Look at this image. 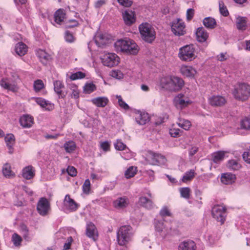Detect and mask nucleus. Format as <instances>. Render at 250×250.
<instances>
[{"label": "nucleus", "instance_id": "49530a36", "mask_svg": "<svg viewBox=\"0 0 250 250\" xmlns=\"http://www.w3.org/2000/svg\"><path fill=\"white\" fill-rule=\"evenodd\" d=\"M227 167L230 170H236L240 169L241 165L235 160H230L228 162Z\"/></svg>", "mask_w": 250, "mask_h": 250}, {"label": "nucleus", "instance_id": "bf43d9fd", "mask_svg": "<svg viewBox=\"0 0 250 250\" xmlns=\"http://www.w3.org/2000/svg\"><path fill=\"white\" fill-rule=\"evenodd\" d=\"M90 189V182L89 179H86L83 185V190L84 193L87 194Z\"/></svg>", "mask_w": 250, "mask_h": 250}, {"label": "nucleus", "instance_id": "a211bd4d", "mask_svg": "<svg viewBox=\"0 0 250 250\" xmlns=\"http://www.w3.org/2000/svg\"><path fill=\"white\" fill-rule=\"evenodd\" d=\"M0 85L5 89L16 92L18 90V87L14 83H10L9 81L7 78H2L0 80Z\"/></svg>", "mask_w": 250, "mask_h": 250}, {"label": "nucleus", "instance_id": "72a5a7b5", "mask_svg": "<svg viewBox=\"0 0 250 250\" xmlns=\"http://www.w3.org/2000/svg\"><path fill=\"white\" fill-rule=\"evenodd\" d=\"M37 55L41 62L43 64H46L47 61L51 59V56L43 50H39Z\"/></svg>", "mask_w": 250, "mask_h": 250}, {"label": "nucleus", "instance_id": "e2e57ef3", "mask_svg": "<svg viewBox=\"0 0 250 250\" xmlns=\"http://www.w3.org/2000/svg\"><path fill=\"white\" fill-rule=\"evenodd\" d=\"M21 229L23 237L25 239H27L28 238V229L27 227L25 225H22L21 226Z\"/></svg>", "mask_w": 250, "mask_h": 250}, {"label": "nucleus", "instance_id": "58836bf2", "mask_svg": "<svg viewBox=\"0 0 250 250\" xmlns=\"http://www.w3.org/2000/svg\"><path fill=\"white\" fill-rule=\"evenodd\" d=\"M203 22L204 25L208 29H212L216 26L215 20L211 17L205 18Z\"/></svg>", "mask_w": 250, "mask_h": 250}, {"label": "nucleus", "instance_id": "4be33fe9", "mask_svg": "<svg viewBox=\"0 0 250 250\" xmlns=\"http://www.w3.org/2000/svg\"><path fill=\"white\" fill-rule=\"evenodd\" d=\"M91 102L97 107H104L108 104L109 100L106 97H99L92 99Z\"/></svg>", "mask_w": 250, "mask_h": 250}, {"label": "nucleus", "instance_id": "f03ea898", "mask_svg": "<svg viewBox=\"0 0 250 250\" xmlns=\"http://www.w3.org/2000/svg\"><path fill=\"white\" fill-rule=\"evenodd\" d=\"M161 83L169 91H177L182 89L184 82L178 77L170 76L162 78Z\"/></svg>", "mask_w": 250, "mask_h": 250}, {"label": "nucleus", "instance_id": "7ed1b4c3", "mask_svg": "<svg viewBox=\"0 0 250 250\" xmlns=\"http://www.w3.org/2000/svg\"><path fill=\"white\" fill-rule=\"evenodd\" d=\"M141 39L146 42L151 43L156 38V32L153 26L148 22H143L139 26Z\"/></svg>", "mask_w": 250, "mask_h": 250}, {"label": "nucleus", "instance_id": "c9c22d12", "mask_svg": "<svg viewBox=\"0 0 250 250\" xmlns=\"http://www.w3.org/2000/svg\"><path fill=\"white\" fill-rule=\"evenodd\" d=\"M70 90V95L72 98L77 99L79 98L80 91L78 86L74 83H70L68 85Z\"/></svg>", "mask_w": 250, "mask_h": 250}, {"label": "nucleus", "instance_id": "69168bd1", "mask_svg": "<svg viewBox=\"0 0 250 250\" xmlns=\"http://www.w3.org/2000/svg\"><path fill=\"white\" fill-rule=\"evenodd\" d=\"M120 5L125 7H129L132 4L131 0H117Z\"/></svg>", "mask_w": 250, "mask_h": 250}, {"label": "nucleus", "instance_id": "79ce46f5", "mask_svg": "<svg viewBox=\"0 0 250 250\" xmlns=\"http://www.w3.org/2000/svg\"><path fill=\"white\" fill-rule=\"evenodd\" d=\"M63 146L65 150L67 152L71 153L75 150L76 145L74 142L69 141L64 143Z\"/></svg>", "mask_w": 250, "mask_h": 250}, {"label": "nucleus", "instance_id": "6e6d98bb", "mask_svg": "<svg viewBox=\"0 0 250 250\" xmlns=\"http://www.w3.org/2000/svg\"><path fill=\"white\" fill-rule=\"evenodd\" d=\"M116 98L118 100V104L120 106L125 110H128L129 108L128 105L125 103L122 99L120 95H117Z\"/></svg>", "mask_w": 250, "mask_h": 250}, {"label": "nucleus", "instance_id": "7c9ffc66", "mask_svg": "<svg viewBox=\"0 0 250 250\" xmlns=\"http://www.w3.org/2000/svg\"><path fill=\"white\" fill-rule=\"evenodd\" d=\"M128 204V201L125 197H120L113 202L115 208L119 209L125 208Z\"/></svg>", "mask_w": 250, "mask_h": 250}, {"label": "nucleus", "instance_id": "2f4dec72", "mask_svg": "<svg viewBox=\"0 0 250 250\" xmlns=\"http://www.w3.org/2000/svg\"><path fill=\"white\" fill-rule=\"evenodd\" d=\"M154 224L156 231L161 233L162 236H166L168 233L163 221L155 220Z\"/></svg>", "mask_w": 250, "mask_h": 250}, {"label": "nucleus", "instance_id": "39448f33", "mask_svg": "<svg viewBox=\"0 0 250 250\" xmlns=\"http://www.w3.org/2000/svg\"><path fill=\"white\" fill-rule=\"evenodd\" d=\"M234 97L240 100H247L250 95V86L245 83H240L233 92Z\"/></svg>", "mask_w": 250, "mask_h": 250}, {"label": "nucleus", "instance_id": "b1692460", "mask_svg": "<svg viewBox=\"0 0 250 250\" xmlns=\"http://www.w3.org/2000/svg\"><path fill=\"white\" fill-rule=\"evenodd\" d=\"M21 125L24 128L30 127L33 124V118L32 116L25 115L21 117L20 120Z\"/></svg>", "mask_w": 250, "mask_h": 250}, {"label": "nucleus", "instance_id": "393cba45", "mask_svg": "<svg viewBox=\"0 0 250 250\" xmlns=\"http://www.w3.org/2000/svg\"><path fill=\"white\" fill-rule=\"evenodd\" d=\"M235 175L230 173L222 174L221 177V182L225 185L232 184L235 182Z\"/></svg>", "mask_w": 250, "mask_h": 250}, {"label": "nucleus", "instance_id": "f8f14e48", "mask_svg": "<svg viewBox=\"0 0 250 250\" xmlns=\"http://www.w3.org/2000/svg\"><path fill=\"white\" fill-rule=\"evenodd\" d=\"M49 209V204L45 198H42L38 203L37 210L41 215L44 216L47 214Z\"/></svg>", "mask_w": 250, "mask_h": 250}, {"label": "nucleus", "instance_id": "a18cd8bd", "mask_svg": "<svg viewBox=\"0 0 250 250\" xmlns=\"http://www.w3.org/2000/svg\"><path fill=\"white\" fill-rule=\"evenodd\" d=\"M195 175V170L193 169L187 171L182 177V181L183 182H187L188 181H190L194 177Z\"/></svg>", "mask_w": 250, "mask_h": 250}, {"label": "nucleus", "instance_id": "20e7f679", "mask_svg": "<svg viewBox=\"0 0 250 250\" xmlns=\"http://www.w3.org/2000/svg\"><path fill=\"white\" fill-rule=\"evenodd\" d=\"M195 49L193 45H186L179 49L178 57L183 61H191L196 57Z\"/></svg>", "mask_w": 250, "mask_h": 250}, {"label": "nucleus", "instance_id": "f257e3e1", "mask_svg": "<svg viewBox=\"0 0 250 250\" xmlns=\"http://www.w3.org/2000/svg\"><path fill=\"white\" fill-rule=\"evenodd\" d=\"M134 231L130 225L121 227L117 232V239L118 244L125 246L130 242L134 236Z\"/></svg>", "mask_w": 250, "mask_h": 250}, {"label": "nucleus", "instance_id": "0e129e2a", "mask_svg": "<svg viewBox=\"0 0 250 250\" xmlns=\"http://www.w3.org/2000/svg\"><path fill=\"white\" fill-rule=\"evenodd\" d=\"M73 242V239L72 237H68L64 244L63 250H68L70 249L71 245Z\"/></svg>", "mask_w": 250, "mask_h": 250}, {"label": "nucleus", "instance_id": "f3484780", "mask_svg": "<svg viewBox=\"0 0 250 250\" xmlns=\"http://www.w3.org/2000/svg\"><path fill=\"white\" fill-rule=\"evenodd\" d=\"M209 103L213 106H221L224 105L227 100L224 97L220 95L213 96L209 98Z\"/></svg>", "mask_w": 250, "mask_h": 250}, {"label": "nucleus", "instance_id": "aec40b11", "mask_svg": "<svg viewBox=\"0 0 250 250\" xmlns=\"http://www.w3.org/2000/svg\"><path fill=\"white\" fill-rule=\"evenodd\" d=\"M127 49L125 51V53L127 54L135 55L138 52V47L136 43L132 40L127 39Z\"/></svg>", "mask_w": 250, "mask_h": 250}, {"label": "nucleus", "instance_id": "a878e982", "mask_svg": "<svg viewBox=\"0 0 250 250\" xmlns=\"http://www.w3.org/2000/svg\"><path fill=\"white\" fill-rule=\"evenodd\" d=\"M64 87L63 83L61 81H56L54 82V89L55 92L58 95L59 97L64 98L66 93L62 92V89Z\"/></svg>", "mask_w": 250, "mask_h": 250}, {"label": "nucleus", "instance_id": "ea45409f", "mask_svg": "<svg viewBox=\"0 0 250 250\" xmlns=\"http://www.w3.org/2000/svg\"><path fill=\"white\" fill-rule=\"evenodd\" d=\"M65 17L64 11L62 9L58 10L54 14L55 21L57 23H61Z\"/></svg>", "mask_w": 250, "mask_h": 250}, {"label": "nucleus", "instance_id": "473e14b6", "mask_svg": "<svg viewBox=\"0 0 250 250\" xmlns=\"http://www.w3.org/2000/svg\"><path fill=\"white\" fill-rule=\"evenodd\" d=\"M3 175L7 178H11L15 176V173L11 170V167L10 164H5L2 169Z\"/></svg>", "mask_w": 250, "mask_h": 250}, {"label": "nucleus", "instance_id": "4468645a", "mask_svg": "<svg viewBox=\"0 0 250 250\" xmlns=\"http://www.w3.org/2000/svg\"><path fill=\"white\" fill-rule=\"evenodd\" d=\"M134 117L136 122L140 125L146 124L149 120L148 114L139 110L134 112Z\"/></svg>", "mask_w": 250, "mask_h": 250}, {"label": "nucleus", "instance_id": "423d86ee", "mask_svg": "<svg viewBox=\"0 0 250 250\" xmlns=\"http://www.w3.org/2000/svg\"><path fill=\"white\" fill-rule=\"evenodd\" d=\"M212 215L218 222H220L221 224H223L226 217V208L223 206L216 205L213 207L212 209Z\"/></svg>", "mask_w": 250, "mask_h": 250}, {"label": "nucleus", "instance_id": "c85d7f7f", "mask_svg": "<svg viewBox=\"0 0 250 250\" xmlns=\"http://www.w3.org/2000/svg\"><path fill=\"white\" fill-rule=\"evenodd\" d=\"M6 146L8 148L9 153L11 154L13 152V146L15 143V137L12 134H7L4 138Z\"/></svg>", "mask_w": 250, "mask_h": 250}, {"label": "nucleus", "instance_id": "680f3d73", "mask_svg": "<svg viewBox=\"0 0 250 250\" xmlns=\"http://www.w3.org/2000/svg\"><path fill=\"white\" fill-rule=\"evenodd\" d=\"M12 239L15 245L18 246L20 245L21 241V238L20 235L14 233L12 235Z\"/></svg>", "mask_w": 250, "mask_h": 250}, {"label": "nucleus", "instance_id": "4d7b16f0", "mask_svg": "<svg viewBox=\"0 0 250 250\" xmlns=\"http://www.w3.org/2000/svg\"><path fill=\"white\" fill-rule=\"evenodd\" d=\"M169 132L171 136L173 137H178L180 135L181 133H182V131L180 129L176 128L174 127H172L170 128Z\"/></svg>", "mask_w": 250, "mask_h": 250}, {"label": "nucleus", "instance_id": "9d476101", "mask_svg": "<svg viewBox=\"0 0 250 250\" xmlns=\"http://www.w3.org/2000/svg\"><path fill=\"white\" fill-rule=\"evenodd\" d=\"M79 207V205L72 199L69 194L65 195L63 200V210L66 212L75 211Z\"/></svg>", "mask_w": 250, "mask_h": 250}, {"label": "nucleus", "instance_id": "5fc2aeb1", "mask_svg": "<svg viewBox=\"0 0 250 250\" xmlns=\"http://www.w3.org/2000/svg\"><path fill=\"white\" fill-rule=\"evenodd\" d=\"M64 39L65 41L69 43H72L74 42L75 40V38L73 36V34L68 31H66L65 32Z\"/></svg>", "mask_w": 250, "mask_h": 250}, {"label": "nucleus", "instance_id": "338daca9", "mask_svg": "<svg viewBox=\"0 0 250 250\" xmlns=\"http://www.w3.org/2000/svg\"><path fill=\"white\" fill-rule=\"evenodd\" d=\"M67 172L69 175L72 177L75 176L77 174V170L73 167L69 166L67 168Z\"/></svg>", "mask_w": 250, "mask_h": 250}, {"label": "nucleus", "instance_id": "2eb2a0df", "mask_svg": "<svg viewBox=\"0 0 250 250\" xmlns=\"http://www.w3.org/2000/svg\"><path fill=\"white\" fill-rule=\"evenodd\" d=\"M86 235L92 238L94 241L98 239V232L95 226L92 223H89L86 225Z\"/></svg>", "mask_w": 250, "mask_h": 250}, {"label": "nucleus", "instance_id": "c756f323", "mask_svg": "<svg viewBox=\"0 0 250 250\" xmlns=\"http://www.w3.org/2000/svg\"><path fill=\"white\" fill-rule=\"evenodd\" d=\"M15 51L18 55L22 56L27 52V47L24 43L19 42L16 44Z\"/></svg>", "mask_w": 250, "mask_h": 250}, {"label": "nucleus", "instance_id": "4c0bfd02", "mask_svg": "<svg viewBox=\"0 0 250 250\" xmlns=\"http://www.w3.org/2000/svg\"><path fill=\"white\" fill-rule=\"evenodd\" d=\"M247 18L244 17H238L236 19V24L238 29L245 30L247 26Z\"/></svg>", "mask_w": 250, "mask_h": 250}, {"label": "nucleus", "instance_id": "c03bdc74", "mask_svg": "<svg viewBox=\"0 0 250 250\" xmlns=\"http://www.w3.org/2000/svg\"><path fill=\"white\" fill-rule=\"evenodd\" d=\"M96 89V86L92 83H86L83 87V92L85 94H90Z\"/></svg>", "mask_w": 250, "mask_h": 250}, {"label": "nucleus", "instance_id": "f704fd0d", "mask_svg": "<svg viewBox=\"0 0 250 250\" xmlns=\"http://www.w3.org/2000/svg\"><path fill=\"white\" fill-rule=\"evenodd\" d=\"M22 177L27 180L32 179L34 176V171L33 167L28 166L24 167L22 171Z\"/></svg>", "mask_w": 250, "mask_h": 250}, {"label": "nucleus", "instance_id": "412c9836", "mask_svg": "<svg viewBox=\"0 0 250 250\" xmlns=\"http://www.w3.org/2000/svg\"><path fill=\"white\" fill-rule=\"evenodd\" d=\"M196 35L197 41L200 42H205L208 37V33L203 27L197 29Z\"/></svg>", "mask_w": 250, "mask_h": 250}, {"label": "nucleus", "instance_id": "cd10ccee", "mask_svg": "<svg viewBox=\"0 0 250 250\" xmlns=\"http://www.w3.org/2000/svg\"><path fill=\"white\" fill-rule=\"evenodd\" d=\"M36 102L38 104L46 110L50 111L54 108V104H53L49 103L42 98H37Z\"/></svg>", "mask_w": 250, "mask_h": 250}, {"label": "nucleus", "instance_id": "603ef678", "mask_svg": "<svg viewBox=\"0 0 250 250\" xmlns=\"http://www.w3.org/2000/svg\"><path fill=\"white\" fill-rule=\"evenodd\" d=\"M241 127L246 130H250V119L245 118L241 122Z\"/></svg>", "mask_w": 250, "mask_h": 250}, {"label": "nucleus", "instance_id": "37998d69", "mask_svg": "<svg viewBox=\"0 0 250 250\" xmlns=\"http://www.w3.org/2000/svg\"><path fill=\"white\" fill-rule=\"evenodd\" d=\"M106 41V39L105 36L103 34H98L95 37L94 42L98 46L105 44Z\"/></svg>", "mask_w": 250, "mask_h": 250}, {"label": "nucleus", "instance_id": "1a4fd4ad", "mask_svg": "<svg viewBox=\"0 0 250 250\" xmlns=\"http://www.w3.org/2000/svg\"><path fill=\"white\" fill-rule=\"evenodd\" d=\"M171 31L175 35H184L186 33V30L185 23L182 20L179 19L174 20L171 24Z\"/></svg>", "mask_w": 250, "mask_h": 250}, {"label": "nucleus", "instance_id": "0eeeda50", "mask_svg": "<svg viewBox=\"0 0 250 250\" xmlns=\"http://www.w3.org/2000/svg\"><path fill=\"white\" fill-rule=\"evenodd\" d=\"M146 160L148 164L152 165H164L167 161L165 156L152 151L148 152Z\"/></svg>", "mask_w": 250, "mask_h": 250}, {"label": "nucleus", "instance_id": "13d9d810", "mask_svg": "<svg viewBox=\"0 0 250 250\" xmlns=\"http://www.w3.org/2000/svg\"><path fill=\"white\" fill-rule=\"evenodd\" d=\"M114 146L116 149L119 150H123L125 149L126 146L120 140H117L114 144Z\"/></svg>", "mask_w": 250, "mask_h": 250}, {"label": "nucleus", "instance_id": "9b49d317", "mask_svg": "<svg viewBox=\"0 0 250 250\" xmlns=\"http://www.w3.org/2000/svg\"><path fill=\"white\" fill-rule=\"evenodd\" d=\"M173 103L177 108L182 109L188 105L191 101L187 96L179 94L174 98Z\"/></svg>", "mask_w": 250, "mask_h": 250}, {"label": "nucleus", "instance_id": "a19ab883", "mask_svg": "<svg viewBox=\"0 0 250 250\" xmlns=\"http://www.w3.org/2000/svg\"><path fill=\"white\" fill-rule=\"evenodd\" d=\"M177 124L179 127L186 130H188L191 126L190 122L185 119H179Z\"/></svg>", "mask_w": 250, "mask_h": 250}, {"label": "nucleus", "instance_id": "bb28decb", "mask_svg": "<svg viewBox=\"0 0 250 250\" xmlns=\"http://www.w3.org/2000/svg\"><path fill=\"white\" fill-rule=\"evenodd\" d=\"M138 203L140 206L147 209H151L154 207L152 201L144 196H141L139 198Z\"/></svg>", "mask_w": 250, "mask_h": 250}, {"label": "nucleus", "instance_id": "3c124183", "mask_svg": "<svg viewBox=\"0 0 250 250\" xmlns=\"http://www.w3.org/2000/svg\"><path fill=\"white\" fill-rule=\"evenodd\" d=\"M85 75L84 73H83L82 72L79 71V72H77L75 73L72 74L69 78L71 80L74 81V80H77L79 79L83 78L85 77Z\"/></svg>", "mask_w": 250, "mask_h": 250}, {"label": "nucleus", "instance_id": "6e6552de", "mask_svg": "<svg viewBox=\"0 0 250 250\" xmlns=\"http://www.w3.org/2000/svg\"><path fill=\"white\" fill-rule=\"evenodd\" d=\"M102 60L104 65L111 67L118 64L120 58L115 53H108L104 55Z\"/></svg>", "mask_w": 250, "mask_h": 250}, {"label": "nucleus", "instance_id": "052dcab7", "mask_svg": "<svg viewBox=\"0 0 250 250\" xmlns=\"http://www.w3.org/2000/svg\"><path fill=\"white\" fill-rule=\"evenodd\" d=\"M111 76L117 79H121L123 77V74L121 71L118 70H112L111 72Z\"/></svg>", "mask_w": 250, "mask_h": 250}, {"label": "nucleus", "instance_id": "09e8293b", "mask_svg": "<svg viewBox=\"0 0 250 250\" xmlns=\"http://www.w3.org/2000/svg\"><path fill=\"white\" fill-rule=\"evenodd\" d=\"M179 191L181 197L185 199H188L189 198L191 190L189 188L186 187L180 188Z\"/></svg>", "mask_w": 250, "mask_h": 250}, {"label": "nucleus", "instance_id": "e433bc0d", "mask_svg": "<svg viewBox=\"0 0 250 250\" xmlns=\"http://www.w3.org/2000/svg\"><path fill=\"white\" fill-rule=\"evenodd\" d=\"M227 152L224 151H218L215 152L212 154V160L215 163H220L223 160L225 155Z\"/></svg>", "mask_w": 250, "mask_h": 250}, {"label": "nucleus", "instance_id": "774afa93", "mask_svg": "<svg viewBox=\"0 0 250 250\" xmlns=\"http://www.w3.org/2000/svg\"><path fill=\"white\" fill-rule=\"evenodd\" d=\"M160 215L164 216H169L171 215L170 211L167 207H164L160 212Z\"/></svg>", "mask_w": 250, "mask_h": 250}, {"label": "nucleus", "instance_id": "ddd939ff", "mask_svg": "<svg viewBox=\"0 0 250 250\" xmlns=\"http://www.w3.org/2000/svg\"><path fill=\"white\" fill-rule=\"evenodd\" d=\"M123 18L126 25H130L135 22L136 18L135 13L131 10H126L123 12Z\"/></svg>", "mask_w": 250, "mask_h": 250}, {"label": "nucleus", "instance_id": "5701e85b", "mask_svg": "<svg viewBox=\"0 0 250 250\" xmlns=\"http://www.w3.org/2000/svg\"><path fill=\"white\" fill-rule=\"evenodd\" d=\"M127 39H120L114 43L115 49L117 52H125V51L127 49L126 48L127 47V44L128 43L127 42Z\"/></svg>", "mask_w": 250, "mask_h": 250}, {"label": "nucleus", "instance_id": "de8ad7c7", "mask_svg": "<svg viewBox=\"0 0 250 250\" xmlns=\"http://www.w3.org/2000/svg\"><path fill=\"white\" fill-rule=\"evenodd\" d=\"M137 171V167H135L131 166L127 170L125 171V177L128 179L133 177L136 174Z\"/></svg>", "mask_w": 250, "mask_h": 250}, {"label": "nucleus", "instance_id": "6ab92c4d", "mask_svg": "<svg viewBox=\"0 0 250 250\" xmlns=\"http://www.w3.org/2000/svg\"><path fill=\"white\" fill-rule=\"evenodd\" d=\"M182 74L187 77L193 78L196 73V70L190 66L182 65L180 68Z\"/></svg>", "mask_w": 250, "mask_h": 250}, {"label": "nucleus", "instance_id": "8fccbe9b", "mask_svg": "<svg viewBox=\"0 0 250 250\" xmlns=\"http://www.w3.org/2000/svg\"><path fill=\"white\" fill-rule=\"evenodd\" d=\"M219 7L220 12L223 16L226 17L229 15V11L223 1H219Z\"/></svg>", "mask_w": 250, "mask_h": 250}, {"label": "nucleus", "instance_id": "864d4df0", "mask_svg": "<svg viewBox=\"0 0 250 250\" xmlns=\"http://www.w3.org/2000/svg\"><path fill=\"white\" fill-rule=\"evenodd\" d=\"M44 87L43 82L41 80H37L34 82V88L36 91H39Z\"/></svg>", "mask_w": 250, "mask_h": 250}, {"label": "nucleus", "instance_id": "dca6fc26", "mask_svg": "<svg viewBox=\"0 0 250 250\" xmlns=\"http://www.w3.org/2000/svg\"><path fill=\"white\" fill-rule=\"evenodd\" d=\"M178 250H195L196 245L195 243L190 239L185 240L180 243Z\"/></svg>", "mask_w": 250, "mask_h": 250}]
</instances>
